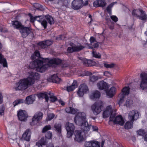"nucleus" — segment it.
<instances>
[{"mask_svg": "<svg viewBox=\"0 0 147 147\" xmlns=\"http://www.w3.org/2000/svg\"><path fill=\"white\" fill-rule=\"evenodd\" d=\"M115 88L114 87H112L107 91V94L110 98L112 97L115 94Z\"/></svg>", "mask_w": 147, "mask_h": 147, "instance_id": "33", "label": "nucleus"}, {"mask_svg": "<svg viewBox=\"0 0 147 147\" xmlns=\"http://www.w3.org/2000/svg\"><path fill=\"white\" fill-rule=\"evenodd\" d=\"M104 66L106 68H111L114 67L115 66V64L111 63V64H108L107 63H104Z\"/></svg>", "mask_w": 147, "mask_h": 147, "instance_id": "58", "label": "nucleus"}, {"mask_svg": "<svg viewBox=\"0 0 147 147\" xmlns=\"http://www.w3.org/2000/svg\"><path fill=\"white\" fill-rule=\"evenodd\" d=\"M100 93L97 90H95L90 95V98L92 100L98 98L100 96Z\"/></svg>", "mask_w": 147, "mask_h": 147, "instance_id": "31", "label": "nucleus"}, {"mask_svg": "<svg viewBox=\"0 0 147 147\" xmlns=\"http://www.w3.org/2000/svg\"><path fill=\"white\" fill-rule=\"evenodd\" d=\"M27 78L20 80L16 83V87L14 88L16 91L23 90L28 87L29 86L32 85Z\"/></svg>", "mask_w": 147, "mask_h": 147, "instance_id": "1", "label": "nucleus"}, {"mask_svg": "<svg viewBox=\"0 0 147 147\" xmlns=\"http://www.w3.org/2000/svg\"><path fill=\"white\" fill-rule=\"evenodd\" d=\"M48 93L46 92H41L37 94L36 95L39 98H45L46 101L48 102L49 100V97L47 94H48Z\"/></svg>", "mask_w": 147, "mask_h": 147, "instance_id": "27", "label": "nucleus"}, {"mask_svg": "<svg viewBox=\"0 0 147 147\" xmlns=\"http://www.w3.org/2000/svg\"><path fill=\"white\" fill-rule=\"evenodd\" d=\"M132 125V122L128 121L125 123L124 127L125 129H130L131 128Z\"/></svg>", "mask_w": 147, "mask_h": 147, "instance_id": "45", "label": "nucleus"}, {"mask_svg": "<svg viewBox=\"0 0 147 147\" xmlns=\"http://www.w3.org/2000/svg\"><path fill=\"white\" fill-rule=\"evenodd\" d=\"M31 132L30 130L28 129L26 130L22 135V139L27 141L30 140Z\"/></svg>", "mask_w": 147, "mask_h": 147, "instance_id": "21", "label": "nucleus"}, {"mask_svg": "<svg viewBox=\"0 0 147 147\" xmlns=\"http://www.w3.org/2000/svg\"><path fill=\"white\" fill-rule=\"evenodd\" d=\"M40 23L44 27L45 29H46L47 27V21L45 20H43Z\"/></svg>", "mask_w": 147, "mask_h": 147, "instance_id": "55", "label": "nucleus"}, {"mask_svg": "<svg viewBox=\"0 0 147 147\" xmlns=\"http://www.w3.org/2000/svg\"><path fill=\"white\" fill-rule=\"evenodd\" d=\"M65 127L67 132V137L68 138L71 137L74 133L75 129L74 124L73 123L67 122L66 123Z\"/></svg>", "mask_w": 147, "mask_h": 147, "instance_id": "8", "label": "nucleus"}, {"mask_svg": "<svg viewBox=\"0 0 147 147\" xmlns=\"http://www.w3.org/2000/svg\"><path fill=\"white\" fill-rule=\"evenodd\" d=\"M78 110L77 109H74L71 107L70 113H71L73 114H75L77 113Z\"/></svg>", "mask_w": 147, "mask_h": 147, "instance_id": "64", "label": "nucleus"}, {"mask_svg": "<svg viewBox=\"0 0 147 147\" xmlns=\"http://www.w3.org/2000/svg\"><path fill=\"white\" fill-rule=\"evenodd\" d=\"M67 51L69 53H72L74 52V47H68L67 48Z\"/></svg>", "mask_w": 147, "mask_h": 147, "instance_id": "63", "label": "nucleus"}, {"mask_svg": "<svg viewBox=\"0 0 147 147\" xmlns=\"http://www.w3.org/2000/svg\"><path fill=\"white\" fill-rule=\"evenodd\" d=\"M91 147H100V143L98 142L92 140V141Z\"/></svg>", "mask_w": 147, "mask_h": 147, "instance_id": "46", "label": "nucleus"}, {"mask_svg": "<svg viewBox=\"0 0 147 147\" xmlns=\"http://www.w3.org/2000/svg\"><path fill=\"white\" fill-rule=\"evenodd\" d=\"M45 18L48 23L50 25H52L54 23V21L53 17L49 16L47 15L45 16Z\"/></svg>", "mask_w": 147, "mask_h": 147, "instance_id": "35", "label": "nucleus"}, {"mask_svg": "<svg viewBox=\"0 0 147 147\" xmlns=\"http://www.w3.org/2000/svg\"><path fill=\"white\" fill-rule=\"evenodd\" d=\"M111 19L115 22H116L118 21V18L115 16H112L110 17Z\"/></svg>", "mask_w": 147, "mask_h": 147, "instance_id": "62", "label": "nucleus"}, {"mask_svg": "<svg viewBox=\"0 0 147 147\" xmlns=\"http://www.w3.org/2000/svg\"><path fill=\"white\" fill-rule=\"evenodd\" d=\"M83 3V0H74L71 4L72 7L75 10H78L82 7Z\"/></svg>", "mask_w": 147, "mask_h": 147, "instance_id": "16", "label": "nucleus"}, {"mask_svg": "<svg viewBox=\"0 0 147 147\" xmlns=\"http://www.w3.org/2000/svg\"><path fill=\"white\" fill-rule=\"evenodd\" d=\"M122 93L120 94V96H121L118 103L119 104L121 105L124 101L125 96L128 95L129 92V88L128 86L125 87L122 90Z\"/></svg>", "mask_w": 147, "mask_h": 147, "instance_id": "14", "label": "nucleus"}, {"mask_svg": "<svg viewBox=\"0 0 147 147\" xmlns=\"http://www.w3.org/2000/svg\"><path fill=\"white\" fill-rule=\"evenodd\" d=\"M138 116L139 114L138 112L135 110H133L130 111L129 113L130 119L131 121H133L137 119L138 117Z\"/></svg>", "mask_w": 147, "mask_h": 147, "instance_id": "23", "label": "nucleus"}, {"mask_svg": "<svg viewBox=\"0 0 147 147\" xmlns=\"http://www.w3.org/2000/svg\"><path fill=\"white\" fill-rule=\"evenodd\" d=\"M113 112H112L111 114L110 115V121H113L114 119H115V118L116 117V114L115 113H113Z\"/></svg>", "mask_w": 147, "mask_h": 147, "instance_id": "52", "label": "nucleus"}, {"mask_svg": "<svg viewBox=\"0 0 147 147\" xmlns=\"http://www.w3.org/2000/svg\"><path fill=\"white\" fill-rule=\"evenodd\" d=\"M35 100L34 96L31 95L27 96L24 102L25 104L29 105L32 104Z\"/></svg>", "mask_w": 147, "mask_h": 147, "instance_id": "28", "label": "nucleus"}, {"mask_svg": "<svg viewBox=\"0 0 147 147\" xmlns=\"http://www.w3.org/2000/svg\"><path fill=\"white\" fill-rule=\"evenodd\" d=\"M97 86L100 90L106 89L108 88L107 83L103 81H102L98 82Z\"/></svg>", "mask_w": 147, "mask_h": 147, "instance_id": "32", "label": "nucleus"}, {"mask_svg": "<svg viewBox=\"0 0 147 147\" xmlns=\"http://www.w3.org/2000/svg\"><path fill=\"white\" fill-rule=\"evenodd\" d=\"M46 59H50L48 58L43 59V61H42V63L39 65L36 69V71L38 72H43L45 71L49 66H53V65H51L49 64Z\"/></svg>", "mask_w": 147, "mask_h": 147, "instance_id": "4", "label": "nucleus"}, {"mask_svg": "<svg viewBox=\"0 0 147 147\" xmlns=\"http://www.w3.org/2000/svg\"><path fill=\"white\" fill-rule=\"evenodd\" d=\"M42 63V61L39 59H36L32 62H30L29 65V67L31 69L37 68L39 66V64Z\"/></svg>", "mask_w": 147, "mask_h": 147, "instance_id": "18", "label": "nucleus"}, {"mask_svg": "<svg viewBox=\"0 0 147 147\" xmlns=\"http://www.w3.org/2000/svg\"><path fill=\"white\" fill-rule=\"evenodd\" d=\"M46 60L51 65L57 66L61 64L62 67H66L69 66L65 60H62L59 58H53L51 59H46Z\"/></svg>", "mask_w": 147, "mask_h": 147, "instance_id": "2", "label": "nucleus"}, {"mask_svg": "<svg viewBox=\"0 0 147 147\" xmlns=\"http://www.w3.org/2000/svg\"><path fill=\"white\" fill-rule=\"evenodd\" d=\"M44 18V16L43 15L36 16L35 20H37L40 23Z\"/></svg>", "mask_w": 147, "mask_h": 147, "instance_id": "48", "label": "nucleus"}, {"mask_svg": "<svg viewBox=\"0 0 147 147\" xmlns=\"http://www.w3.org/2000/svg\"><path fill=\"white\" fill-rule=\"evenodd\" d=\"M84 47L81 45H77L74 47V52H78L80 51L82 49H83Z\"/></svg>", "mask_w": 147, "mask_h": 147, "instance_id": "37", "label": "nucleus"}, {"mask_svg": "<svg viewBox=\"0 0 147 147\" xmlns=\"http://www.w3.org/2000/svg\"><path fill=\"white\" fill-rule=\"evenodd\" d=\"M66 88L68 92L72 91L75 89V88L73 87L72 85L67 86Z\"/></svg>", "mask_w": 147, "mask_h": 147, "instance_id": "61", "label": "nucleus"}, {"mask_svg": "<svg viewBox=\"0 0 147 147\" xmlns=\"http://www.w3.org/2000/svg\"><path fill=\"white\" fill-rule=\"evenodd\" d=\"M48 94L50 96L49 98L50 100L52 102H54L58 100V99L57 97L53 95L50 92L48 93Z\"/></svg>", "mask_w": 147, "mask_h": 147, "instance_id": "38", "label": "nucleus"}, {"mask_svg": "<svg viewBox=\"0 0 147 147\" xmlns=\"http://www.w3.org/2000/svg\"><path fill=\"white\" fill-rule=\"evenodd\" d=\"M51 127L50 125H48L45 126L42 129V132L43 133H45L47 131L51 129Z\"/></svg>", "mask_w": 147, "mask_h": 147, "instance_id": "43", "label": "nucleus"}, {"mask_svg": "<svg viewBox=\"0 0 147 147\" xmlns=\"http://www.w3.org/2000/svg\"><path fill=\"white\" fill-rule=\"evenodd\" d=\"M103 107V103L102 102H95L91 106V109L93 114L95 115H98L101 111V108Z\"/></svg>", "mask_w": 147, "mask_h": 147, "instance_id": "5", "label": "nucleus"}, {"mask_svg": "<svg viewBox=\"0 0 147 147\" xmlns=\"http://www.w3.org/2000/svg\"><path fill=\"white\" fill-rule=\"evenodd\" d=\"M34 6L35 8L39 10L42 11L44 9L42 5L37 3H34Z\"/></svg>", "mask_w": 147, "mask_h": 147, "instance_id": "40", "label": "nucleus"}, {"mask_svg": "<svg viewBox=\"0 0 147 147\" xmlns=\"http://www.w3.org/2000/svg\"><path fill=\"white\" fill-rule=\"evenodd\" d=\"M53 43V41L48 40L40 41L38 43L37 45L41 48L46 49Z\"/></svg>", "mask_w": 147, "mask_h": 147, "instance_id": "11", "label": "nucleus"}, {"mask_svg": "<svg viewBox=\"0 0 147 147\" xmlns=\"http://www.w3.org/2000/svg\"><path fill=\"white\" fill-rule=\"evenodd\" d=\"M48 81L50 82L59 84L61 81V80L58 77L57 74H54L52 75L49 79Z\"/></svg>", "mask_w": 147, "mask_h": 147, "instance_id": "24", "label": "nucleus"}, {"mask_svg": "<svg viewBox=\"0 0 147 147\" xmlns=\"http://www.w3.org/2000/svg\"><path fill=\"white\" fill-rule=\"evenodd\" d=\"M74 121L75 123L79 126H82L83 125H85V123H87V121L86 119H84L79 118H74Z\"/></svg>", "mask_w": 147, "mask_h": 147, "instance_id": "25", "label": "nucleus"}, {"mask_svg": "<svg viewBox=\"0 0 147 147\" xmlns=\"http://www.w3.org/2000/svg\"><path fill=\"white\" fill-rule=\"evenodd\" d=\"M86 115L85 113L83 112H79L75 117L80 118L84 119H86Z\"/></svg>", "mask_w": 147, "mask_h": 147, "instance_id": "36", "label": "nucleus"}, {"mask_svg": "<svg viewBox=\"0 0 147 147\" xmlns=\"http://www.w3.org/2000/svg\"><path fill=\"white\" fill-rule=\"evenodd\" d=\"M11 24L13 27L20 30L23 25L20 22L17 20L11 21Z\"/></svg>", "mask_w": 147, "mask_h": 147, "instance_id": "30", "label": "nucleus"}, {"mask_svg": "<svg viewBox=\"0 0 147 147\" xmlns=\"http://www.w3.org/2000/svg\"><path fill=\"white\" fill-rule=\"evenodd\" d=\"M141 81L140 84V88L142 90L147 89V74L143 72L140 74Z\"/></svg>", "mask_w": 147, "mask_h": 147, "instance_id": "10", "label": "nucleus"}, {"mask_svg": "<svg viewBox=\"0 0 147 147\" xmlns=\"http://www.w3.org/2000/svg\"><path fill=\"white\" fill-rule=\"evenodd\" d=\"M112 112L109 111V110H105L103 112V116L104 118H107L110 115Z\"/></svg>", "mask_w": 147, "mask_h": 147, "instance_id": "44", "label": "nucleus"}, {"mask_svg": "<svg viewBox=\"0 0 147 147\" xmlns=\"http://www.w3.org/2000/svg\"><path fill=\"white\" fill-rule=\"evenodd\" d=\"M54 130L60 136L61 133V125L60 123H56L54 125Z\"/></svg>", "mask_w": 147, "mask_h": 147, "instance_id": "34", "label": "nucleus"}, {"mask_svg": "<svg viewBox=\"0 0 147 147\" xmlns=\"http://www.w3.org/2000/svg\"><path fill=\"white\" fill-rule=\"evenodd\" d=\"M43 114L42 112L39 111L36 113L32 119V121L30 122L31 126L35 125L42 119Z\"/></svg>", "mask_w": 147, "mask_h": 147, "instance_id": "6", "label": "nucleus"}, {"mask_svg": "<svg viewBox=\"0 0 147 147\" xmlns=\"http://www.w3.org/2000/svg\"><path fill=\"white\" fill-rule=\"evenodd\" d=\"M17 115L18 119L21 121H26L28 117V115L26 111L21 109L18 111Z\"/></svg>", "mask_w": 147, "mask_h": 147, "instance_id": "13", "label": "nucleus"}, {"mask_svg": "<svg viewBox=\"0 0 147 147\" xmlns=\"http://www.w3.org/2000/svg\"><path fill=\"white\" fill-rule=\"evenodd\" d=\"M94 50H93L92 52V56L93 57H94L98 59H100L101 57V55L99 53H97L94 51Z\"/></svg>", "mask_w": 147, "mask_h": 147, "instance_id": "47", "label": "nucleus"}, {"mask_svg": "<svg viewBox=\"0 0 147 147\" xmlns=\"http://www.w3.org/2000/svg\"><path fill=\"white\" fill-rule=\"evenodd\" d=\"M105 0H98L95 1L93 3L94 6L95 7H103L106 5Z\"/></svg>", "mask_w": 147, "mask_h": 147, "instance_id": "22", "label": "nucleus"}, {"mask_svg": "<svg viewBox=\"0 0 147 147\" xmlns=\"http://www.w3.org/2000/svg\"><path fill=\"white\" fill-rule=\"evenodd\" d=\"M39 141L40 143L42 145H46L47 143V138L44 137H42Z\"/></svg>", "mask_w": 147, "mask_h": 147, "instance_id": "49", "label": "nucleus"}, {"mask_svg": "<svg viewBox=\"0 0 147 147\" xmlns=\"http://www.w3.org/2000/svg\"><path fill=\"white\" fill-rule=\"evenodd\" d=\"M90 44H87L88 48L90 49H92L94 50V48L98 47L99 45L97 43H94L95 42H96V40L94 37L91 36L90 39Z\"/></svg>", "mask_w": 147, "mask_h": 147, "instance_id": "17", "label": "nucleus"}, {"mask_svg": "<svg viewBox=\"0 0 147 147\" xmlns=\"http://www.w3.org/2000/svg\"><path fill=\"white\" fill-rule=\"evenodd\" d=\"M0 32H8V30L5 28H3L2 26H0Z\"/></svg>", "mask_w": 147, "mask_h": 147, "instance_id": "60", "label": "nucleus"}, {"mask_svg": "<svg viewBox=\"0 0 147 147\" xmlns=\"http://www.w3.org/2000/svg\"><path fill=\"white\" fill-rule=\"evenodd\" d=\"M88 91V87L84 84L81 85L79 87L77 94L80 97L83 96L84 94L86 93Z\"/></svg>", "mask_w": 147, "mask_h": 147, "instance_id": "12", "label": "nucleus"}, {"mask_svg": "<svg viewBox=\"0 0 147 147\" xmlns=\"http://www.w3.org/2000/svg\"><path fill=\"white\" fill-rule=\"evenodd\" d=\"M20 32L22 36L24 38L31 33L33 34L32 29L30 27H26L24 25L20 29Z\"/></svg>", "mask_w": 147, "mask_h": 147, "instance_id": "7", "label": "nucleus"}, {"mask_svg": "<svg viewBox=\"0 0 147 147\" xmlns=\"http://www.w3.org/2000/svg\"><path fill=\"white\" fill-rule=\"evenodd\" d=\"M113 6L112 3L110 4L107 7L106 10L107 12L110 14H111V8Z\"/></svg>", "mask_w": 147, "mask_h": 147, "instance_id": "50", "label": "nucleus"}, {"mask_svg": "<svg viewBox=\"0 0 147 147\" xmlns=\"http://www.w3.org/2000/svg\"><path fill=\"white\" fill-rule=\"evenodd\" d=\"M5 107L3 105L0 106V115L2 116L4 114Z\"/></svg>", "mask_w": 147, "mask_h": 147, "instance_id": "53", "label": "nucleus"}, {"mask_svg": "<svg viewBox=\"0 0 147 147\" xmlns=\"http://www.w3.org/2000/svg\"><path fill=\"white\" fill-rule=\"evenodd\" d=\"M113 122L115 124H119L121 125H123L124 123L123 119L121 115L116 116Z\"/></svg>", "mask_w": 147, "mask_h": 147, "instance_id": "26", "label": "nucleus"}, {"mask_svg": "<svg viewBox=\"0 0 147 147\" xmlns=\"http://www.w3.org/2000/svg\"><path fill=\"white\" fill-rule=\"evenodd\" d=\"M132 14L142 21H145L147 20V16L145 11L141 9L133 10Z\"/></svg>", "mask_w": 147, "mask_h": 147, "instance_id": "3", "label": "nucleus"}, {"mask_svg": "<svg viewBox=\"0 0 147 147\" xmlns=\"http://www.w3.org/2000/svg\"><path fill=\"white\" fill-rule=\"evenodd\" d=\"M92 141H86L84 143V146L85 147H92Z\"/></svg>", "mask_w": 147, "mask_h": 147, "instance_id": "59", "label": "nucleus"}, {"mask_svg": "<svg viewBox=\"0 0 147 147\" xmlns=\"http://www.w3.org/2000/svg\"><path fill=\"white\" fill-rule=\"evenodd\" d=\"M98 79V77L94 75L90 76L89 77V81L93 82L97 81Z\"/></svg>", "mask_w": 147, "mask_h": 147, "instance_id": "41", "label": "nucleus"}, {"mask_svg": "<svg viewBox=\"0 0 147 147\" xmlns=\"http://www.w3.org/2000/svg\"><path fill=\"white\" fill-rule=\"evenodd\" d=\"M52 136V133L49 131H48L45 134V137L47 139H50L51 138Z\"/></svg>", "mask_w": 147, "mask_h": 147, "instance_id": "51", "label": "nucleus"}, {"mask_svg": "<svg viewBox=\"0 0 147 147\" xmlns=\"http://www.w3.org/2000/svg\"><path fill=\"white\" fill-rule=\"evenodd\" d=\"M28 15L30 18V20L31 22H34L35 20L36 16L33 17L32 14L30 13H28Z\"/></svg>", "mask_w": 147, "mask_h": 147, "instance_id": "54", "label": "nucleus"}, {"mask_svg": "<svg viewBox=\"0 0 147 147\" xmlns=\"http://www.w3.org/2000/svg\"><path fill=\"white\" fill-rule=\"evenodd\" d=\"M55 116V115L53 113L49 114L48 115L47 118L48 121L51 120L54 118Z\"/></svg>", "mask_w": 147, "mask_h": 147, "instance_id": "57", "label": "nucleus"}, {"mask_svg": "<svg viewBox=\"0 0 147 147\" xmlns=\"http://www.w3.org/2000/svg\"><path fill=\"white\" fill-rule=\"evenodd\" d=\"M81 129L82 131L85 133H87L90 129L92 125H89L88 122L86 123L85 125H83L81 126Z\"/></svg>", "mask_w": 147, "mask_h": 147, "instance_id": "29", "label": "nucleus"}, {"mask_svg": "<svg viewBox=\"0 0 147 147\" xmlns=\"http://www.w3.org/2000/svg\"><path fill=\"white\" fill-rule=\"evenodd\" d=\"M137 134L140 136H143L145 133L144 130L140 129L137 131Z\"/></svg>", "mask_w": 147, "mask_h": 147, "instance_id": "56", "label": "nucleus"}, {"mask_svg": "<svg viewBox=\"0 0 147 147\" xmlns=\"http://www.w3.org/2000/svg\"><path fill=\"white\" fill-rule=\"evenodd\" d=\"M79 59L81 60L83 65L86 67H90L95 65L96 63L91 60L87 59L85 58L79 57Z\"/></svg>", "mask_w": 147, "mask_h": 147, "instance_id": "15", "label": "nucleus"}, {"mask_svg": "<svg viewBox=\"0 0 147 147\" xmlns=\"http://www.w3.org/2000/svg\"><path fill=\"white\" fill-rule=\"evenodd\" d=\"M24 102V100L23 99H18L15 100L13 103V104L14 107L15 106L17 105L23 103Z\"/></svg>", "mask_w": 147, "mask_h": 147, "instance_id": "39", "label": "nucleus"}, {"mask_svg": "<svg viewBox=\"0 0 147 147\" xmlns=\"http://www.w3.org/2000/svg\"><path fill=\"white\" fill-rule=\"evenodd\" d=\"M40 74L35 72H31L29 74V76L27 78L29 81L30 84L32 85L36 80H38L40 78Z\"/></svg>", "mask_w": 147, "mask_h": 147, "instance_id": "9", "label": "nucleus"}, {"mask_svg": "<svg viewBox=\"0 0 147 147\" xmlns=\"http://www.w3.org/2000/svg\"><path fill=\"white\" fill-rule=\"evenodd\" d=\"M3 63V65L4 67H7V63L6 59L5 58H3L0 59V64Z\"/></svg>", "mask_w": 147, "mask_h": 147, "instance_id": "42", "label": "nucleus"}, {"mask_svg": "<svg viewBox=\"0 0 147 147\" xmlns=\"http://www.w3.org/2000/svg\"><path fill=\"white\" fill-rule=\"evenodd\" d=\"M76 135L74 138L75 141L80 142L84 140L83 136L82 134V131L77 130L75 131Z\"/></svg>", "mask_w": 147, "mask_h": 147, "instance_id": "20", "label": "nucleus"}, {"mask_svg": "<svg viewBox=\"0 0 147 147\" xmlns=\"http://www.w3.org/2000/svg\"><path fill=\"white\" fill-rule=\"evenodd\" d=\"M42 63V61L39 59H36L32 62H30L29 65V67L31 69L37 68L39 66V64Z\"/></svg>", "mask_w": 147, "mask_h": 147, "instance_id": "19", "label": "nucleus"}]
</instances>
